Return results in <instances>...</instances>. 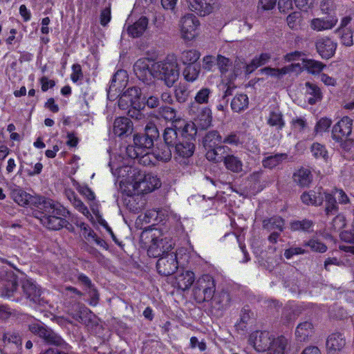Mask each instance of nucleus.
<instances>
[{
	"label": "nucleus",
	"instance_id": "f257e3e1",
	"mask_svg": "<svg viewBox=\"0 0 354 354\" xmlns=\"http://www.w3.org/2000/svg\"><path fill=\"white\" fill-rule=\"evenodd\" d=\"M46 201L51 202L50 208H43L40 205L33 214L39 219L40 223L46 228L51 230H58L64 226L66 221L64 217L69 214V212L59 203L50 198Z\"/></svg>",
	"mask_w": 354,
	"mask_h": 354
},
{
	"label": "nucleus",
	"instance_id": "f03ea898",
	"mask_svg": "<svg viewBox=\"0 0 354 354\" xmlns=\"http://www.w3.org/2000/svg\"><path fill=\"white\" fill-rule=\"evenodd\" d=\"M155 77L161 79L168 87H171L179 77V67L174 56H167L161 62L153 64Z\"/></svg>",
	"mask_w": 354,
	"mask_h": 354
},
{
	"label": "nucleus",
	"instance_id": "7ed1b4c3",
	"mask_svg": "<svg viewBox=\"0 0 354 354\" xmlns=\"http://www.w3.org/2000/svg\"><path fill=\"white\" fill-rule=\"evenodd\" d=\"M131 178L132 187L138 194L151 192L161 185L160 180L156 176L136 169L133 170Z\"/></svg>",
	"mask_w": 354,
	"mask_h": 354
},
{
	"label": "nucleus",
	"instance_id": "20e7f679",
	"mask_svg": "<svg viewBox=\"0 0 354 354\" xmlns=\"http://www.w3.org/2000/svg\"><path fill=\"white\" fill-rule=\"evenodd\" d=\"M193 292L198 302L211 301L216 292L215 280L209 274L202 275L196 280Z\"/></svg>",
	"mask_w": 354,
	"mask_h": 354
},
{
	"label": "nucleus",
	"instance_id": "39448f33",
	"mask_svg": "<svg viewBox=\"0 0 354 354\" xmlns=\"http://www.w3.org/2000/svg\"><path fill=\"white\" fill-rule=\"evenodd\" d=\"M223 144L235 147L241 146L252 153H258L260 151L257 141L243 131H233L226 135L223 138Z\"/></svg>",
	"mask_w": 354,
	"mask_h": 354
},
{
	"label": "nucleus",
	"instance_id": "423d86ee",
	"mask_svg": "<svg viewBox=\"0 0 354 354\" xmlns=\"http://www.w3.org/2000/svg\"><path fill=\"white\" fill-rule=\"evenodd\" d=\"M11 196L15 202L23 207L30 205L38 209L41 205L43 208H50L52 204L50 201H46V198L40 196H32L20 188L12 189Z\"/></svg>",
	"mask_w": 354,
	"mask_h": 354
},
{
	"label": "nucleus",
	"instance_id": "0eeeda50",
	"mask_svg": "<svg viewBox=\"0 0 354 354\" xmlns=\"http://www.w3.org/2000/svg\"><path fill=\"white\" fill-rule=\"evenodd\" d=\"M153 146L151 138H148L144 133L136 134L133 138V145H129L126 151L127 156L133 159L139 157V155L149 151Z\"/></svg>",
	"mask_w": 354,
	"mask_h": 354
},
{
	"label": "nucleus",
	"instance_id": "6e6552de",
	"mask_svg": "<svg viewBox=\"0 0 354 354\" xmlns=\"http://www.w3.org/2000/svg\"><path fill=\"white\" fill-rule=\"evenodd\" d=\"M29 330L33 334L42 338L48 344L62 346L64 344V341L59 335L41 324L35 323L29 325Z\"/></svg>",
	"mask_w": 354,
	"mask_h": 354
},
{
	"label": "nucleus",
	"instance_id": "1a4fd4ad",
	"mask_svg": "<svg viewBox=\"0 0 354 354\" xmlns=\"http://www.w3.org/2000/svg\"><path fill=\"white\" fill-rule=\"evenodd\" d=\"M194 140L181 139L174 147V159L181 165H187L195 150Z\"/></svg>",
	"mask_w": 354,
	"mask_h": 354
},
{
	"label": "nucleus",
	"instance_id": "9d476101",
	"mask_svg": "<svg viewBox=\"0 0 354 354\" xmlns=\"http://www.w3.org/2000/svg\"><path fill=\"white\" fill-rule=\"evenodd\" d=\"M216 66L221 73L222 81L233 82L239 73L240 68L236 66L232 67L231 60L221 55L216 58Z\"/></svg>",
	"mask_w": 354,
	"mask_h": 354
},
{
	"label": "nucleus",
	"instance_id": "9b49d317",
	"mask_svg": "<svg viewBox=\"0 0 354 354\" xmlns=\"http://www.w3.org/2000/svg\"><path fill=\"white\" fill-rule=\"evenodd\" d=\"M178 262L175 252H171L159 258L156 263L157 270L159 274L169 276L174 274L178 269Z\"/></svg>",
	"mask_w": 354,
	"mask_h": 354
},
{
	"label": "nucleus",
	"instance_id": "f8f14e48",
	"mask_svg": "<svg viewBox=\"0 0 354 354\" xmlns=\"http://www.w3.org/2000/svg\"><path fill=\"white\" fill-rule=\"evenodd\" d=\"M199 21L192 14H189L180 19V31L182 37L188 41L192 40L197 35Z\"/></svg>",
	"mask_w": 354,
	"mask_h": 354
},
{
	"label": "nucleus",
	"instance_id": "ddd939ff",
	"mask_svg": "<svg viewBox=\"0 0 354 354\" xmlns=\"http://www.w3.org/2000/svg\"><path fill=\"white\" fill-rule=\"evenodd\" d=\"M133 71L136 77L147 84L153 82L155 72L153 70V64L149 66V62L147 59H138L133 66Z\"/></svg>",
	"mask_w": 354,
	"mask_h": 354
},
{
	"label": "nucleus",
	"instance_id": "4468645a",
	"mask_svg": "<svg viewBox=\"0 0 354 354\" xmlns=\"http://www.w3.org/2000/svg\"><path fill=\"white\" fill-rule=\"evenodd\" d=\"M291 348L290 337L281 335L271 339L268 354H288Z\"/></svg>",
	"mask_w": 354,
	"mask_h": 354
},
{
	"label": "nucleus",
	"instance_id": "2eb2a0df",
	"mask_svg": "<svg viewBox=\"0 0 354 354\" xmlns=\"http://www.w3.org/2000/svg\"><path fill=\"white\" fill-rule=\"evenodd\" d=\"M271 335L268 331H255L249 337V342L256 351L263 352L268 350Z\"/></svg>",
	"mask_w": 354,
	"mask_h": 354
},
{
	"label": "nucleus",
	"instance_id": "dca6fc26",
	"mask_svg": "<svg viewBox=\"0 0 354 354\" xmlns=\"http://www.w3.org/2000/svg\"><path fill=\"white\" fill-rule=\"evenodd\" d=\"M352 122L353 120L349 117L342 118L333 128V138L338 142L346 138L352 131Z\"/></svg>",
	"mask_w": 354,
	"mask_h": 354
},
{
	"label": "nucleus",
	"instance_id": "f3484780",
	"mask_svg": "<svg viewBox=\"0 0 354 354\" xmlns=\"http://www.w3.org/2000/svg\"><path fill=\"white\" fill-rule=\"evenodd\" d=\"M128 80L127 73L124 70H118L113 76L107 91L109 97H115L120 93Z\"/></svg>",
	"mask_w": 354,
	"mask_h": 354
},
{
	"label": "nucleus",
	"instance_id": "a211bd4d",
	"mask_svg": "<svg viewBox=\"0 0 354 354\" xmlns=\"http://www.w3.org/2000/svg\"><path fill=\"white\" fill-rule=\"evenodd\" d=\"M68 314L75 321L86 326L90 325L92 322L93 317H94L92 312L88 308L80 304H75L73 310H68Z\"/></svg>",
	"mask_w": 354,
	"mask_h": 354
},
{
	"label": "nucleus",
	"instance_id": "6ab92c4d",
	"mask_svg": "<svg viewBox=\"0 0 354 354\" xmlns=\"http://www.w3.org/2000/svg\"><path fill=\"white\" fill-rule=\"evenodd\" d=\"M316 48L322 58L329 59L334 55L337 44L328 37H322L317 41Z\"/></svg>",
	"mask_w": 354,
	"mask_h": 354
},
{
	"label": "nucleus",
	"instance_id": "aec40b11",
	"mask_svg": "<svg viewBox=\"0 0 354 354\" xmlns=\"http://www.w3.org/2000/svg\"><path fill=\"white\" fill-rule=\"evenodd\" d=\"M324 189L322 187H317L304 192L301 196V200L306 205H320L324 201Z\"/></svg>",
	"mask_w": 354,
	"mask_h": 354
},
{
	"label": "nucleus",
	"instance_id": "412c9836",
	"mask_svg": "<svg viewBox=\"0 0 354 354\" xmlns=\"http://www.w3.org/2000/svg\"><path fill=\"white\" fill-rule=\"evenodd\" d=\"M189 3L192 11L205 16L212 11L214 0H189Z\"/></svg>",
	"mask_w": 354,
	"mask_h": 354
},
{
	"label": "nucleus",
	"instance_id": "4be33fe9",
	"mask_svg": "<svg viewBox=\"0 0 354 354\" xmlns=\"http://www.w3.org/2000/svg\"><path fill=\"white\" fill-rule=\"evenodd\" d=\"M174 127L178 129L181 139L195 140L196 129L193 122H187L185 120H179L178 123L174 124Z\"/></svg>",
	"mask_w": 354,
	"mask_h": 354
},
{
	"label": "nucleus",
	"instance_id": "5701e85b",
	"mask_svg": "<svg viewBox=\"0 0 354 354\" xmlns=\"http://www.w3.org/2000/svg\"><path fill=\"white\" fill-rule=\"evenodd\" d=\"M337 18L330 17L329 18H315L310 21V26L315 31H324L332 29L337 24Z\"/></svg>",
	"mask_w": 354,
	"mask_h": 354
},
{
	"label": "nucleus",
	"instance_id": "b1692460",
	"mask_svg": "<svg viewBox=\"0 0 354 354\" xmlns=\"http://www.w3.org/2000/svg\"><path fill=\"white\" fill-rule=\"evenodd\" d=\"M313 174L308 168L301 167L295 171L292 175V179L298 186L308 187L313 181Z\"/></svg>",
	"mask_w": 354,
	"mask_h": 354
},
{
	"label": "nucleus",
	"instance_id": "393cba45",
	"mask_svg": "<svg viewBox=\"0 0 354 354\" xmlns=\"http://www.w3.org/2000/svg\"><path fill=\"white\" fill-rule=\"evenodd\" d=\"M133 124L130 119L126 117H120L115 120L113 123V132L118 136H122L132 130Z\"/></svg>",
	"mask_w": 354,
	"mask_h": 354
},
{
	"label": "nucleus",
	"instance_id": "a878e982",
	"mask_svg": "<svg viewBox=\"0 0 354 354\" xmlns=\"http://www.w3.org/2000/svg\"><path fill=\"white\" fill-rule=\"evenodd\" d=\"M346 344L345 338L342 334L335 333L328 336L326 341V347L330 352L342 350Z\"/></svg>",
	"mask_w": 354,
	"mask_h": 354
},
{
	"label": "nucleus",
	"instance_id": "bb28decb",
	"mask_svg": "<svg viewBox=\"0 0 354 354\" xmlns=\"http://www.w3.org/2000/svg\"><path fill=\"white\" fill-rule=\"evenodd\" d=\"M267 124L278 130L282 129L285 126V121L281 111L279 108L271 109L267 117Z\"/></svg>",
	"mask_w": 354,
	"mask_h": 354
},
{
	"label": "nucleus",
	"instance_id": "cd10ccee",
	"mask_svg": "<svg viewBox=\"0 0 354 354\" xmlns=\"http://www.w3.org/2000/svg\"><path fill=\"white\" fill-rule=\"evenodd\" d=\"M149 24V20L146 17H141L135 23L127 28V32L133 37H139L145 32Z\"/></svg>",
	"mask_w": 354,
	"mask_h": 354
},
{
	"label": "nucleus",
	"instance_id": "c85d7f7f",
	"mask_svg": "<svg viewBox=\"0 0 354 354\" xmlns=\"http://www.w3.org/2000/svg\"><path fill=\"white\" fill-rule=\"evenodd\" d=\"M314 332V327L311 322L306 321L300 323L296 328L295 336L300 342H305L311 337Z\"/></svg>",
	"mask_w": 354,
	"mask_h": 354
},
{
	"label": "nucleus",
	"instance_id": "c756f323",
	"mask_svg": "<svg viewBox=\"0 0 354 354\" xmlns=\"http://www.w3.org/2000/svg\"><path fill=\"white\" fill-rule=\"evenodd\" d=\"M194 279V273L190 270H186L176 276V283L179 289L186 290L192 286Z\"/></svg>",
	"mask_w": 354,
	"mask_h": 354
},
{
	"label": "nucleus",
	"instance_id": "7c9ffc66",
	"mask_svg": "<svg viewBox=\"0 0 354 354\" xmlns=\"http://www.w3.org/2000/svg\"><path fill=\"white\" fill-rule=\"evenodd\" d=\"M22 288L24 292L28 298L34 301L40 296L41 290L37 286L31 279H26L22 281Z\"/></svg>",
	"mask_w": 354,
	"mask_h": 354
},
{
	"label": "nucleus",
	"instance_id": "2f4dec72",
	"mask_svg": "<svg viewBox=\"0 0 354 354\" xmlns=\"http://www.w3.org/2000/svg\"><path fill=\"white\" fill-rule=\"evenodd\" d=\"M284 227V220L280 216H274L263 221V227L269 231L281 232Z\"/></svg>",
	"mask_w": 354,
	"mask_h": 354
},
{
	"label": "nucleus",
	"instance_id": "473e14b6",
	"mask_svg": "<svg viewBox=\"0 0 354 354\" xmlns=\"http://www.w3.org/2000/svg\"><path fill=\"white\" fill-rule=\"evenodd\" d=\"M212 301V306L219 310L225 309L230 302V297L228 293L225 292H221L216 294Z\"/></svg>",
	"mask_w": 354,
	"mask_h": 354
},
{
	"label": "nucleus",
	"instance_id": "72a5a7b5",
	"mask_svg": "<svg viewBox=\"0 0 354 354\" xmlns=\"http://www.w3.org/2000/svg\"><path fill=\"white\" fill-rule=\"evenodd\" d=\"M305 86L306 93L311 95V97L308 99V102L310 104H315L321 100L322 94L320 88L316 84L307 82H306Z\"/></svg>",
	"mask_w": 354,
	"mask_h": 354
},
{
	"label": "nucleus",
	"instance_id": "f704fd0d",
	"mask_svg": "<svg viewBox=\"0 0 354 354\" xmlns=\"http://www.w3.org/2000/svg\"><path fill=\"white\" fill-rule=\"evenodd\" d=\"M271 56L269 53H261L259 56L254 57L250 64L245 66V70L248 73H251L258 67L266 64L270 59Z\"/></svg>",
	"mask_w": 354,
	"mask_h": 354
},
{
	"label": "nucleus",
	"instance_id": "c9c22d12",
	"mask_svg": "<svg viewBox=\"0 0 354 354\" xmlns=\"http://www.w3.org/2000/svg\"><path fill=\"white\" fill-rule=\"evenodd\" d=\"M288 155L286 153H276L273 156H269L262 160V165L265 168L273 169L279 165L283 160H286Z\"/></svg>",
	"mask_w": 354,
	"mask_h": 354
},
{
	"label": "nucleus",
	"instance_id": "e433bc0d",
	"mask_svg": "<svg viewBox=\"0 0 354 354\" xmlns=\"http://www.w3.org/2000/svg\"><path fill=\"white\" fill-rule=\"evenodd\" d=\"M226 168L233 172L239 173L242 171V161L234 155H227L223 158Z\"/></svg>",
	"mask_w": 354,
	"mask_h": 354
},
{
	"label": "nucleus",
	"instance_id": "4c0bfd02",
	"mask_svg": "<svg viewBox=\"0 0 354 354\" xmlns=\"http://www.w3.org/2000/svg\"><path fill=\"white\" fill-rule=\"evenodd\" d=\"M227 150L228 151L230 149L226 146L219 145L213 147V149L207 151L206 153V158L207 160L211 161L216 162H221L223 160L224 158V156H222V153L225 152Z\"/></svg>",
	"mask_w": 354,
	"mask_h": 354
},
{
	"label": "nucleus",
	"instance_id": "58836bf2",
	"mask_svg": "<svg viewBox=\"0 0 354 354\" xmlns=\"http://www.w3.org/2000/svg\"><path fill=\"white\" fill-rule=\"evenodd\" d=\"M178 131L176 128H166L163 133L165 144L169 147H175L178 141L181 140L178 136Z\"/></svg>",
	"mask_w": 354,
	"mask_h": 354
},
{
	"label": "nucleus",
	"instance_id": "ea45409f",
	"mask_svg": "<svg viewBox=\"0 0 354 354\" xmlns=\"http://www.w3.org/2000/svg\"><path fill=\"white\" fill-rule=\"evenodd\" d=\"M249 100L247 95L236 94L231 102V107L236 112H241L248 106Z\"/></svg>",
	"mask_w": 354,
	"mask_h": 354
},
{
	"label": "nucleus",
	"instance_id": "a19ab883",
	"mask_svg": "<svg viewBox=\"0 0 354 354\" xmlns=\"http://www.w3.org/2000/svg\"><path fill=\"white\" fill-rule=\"evenodd\" d=\"M3 341L5 346L13 345L17 349L21 348V338L19 333L16 331H8L3 334Z\"/></svg>",
	"mask_w": 354,
	"mask_h": 354
},
{
	"label": "nucleus",
	"instance_id": "79ce46f5",
	"mask_svg": "<svg viewBox=\"0 0 354 354\" xmlns=\"http://www.w3.org/2000/svg\"><path fill=\"white\" fill-rule=\"evenodd\" d=\"M201 72V66L199 64H188L184 69L183 75L187 82H193L196 80Z\"/></svg>",
	"mask_w": 354,
	"mask_h": 354
},
{
	"label": "nucleus",
	"instance_id": "37998d69",
	"mask_svg": "<svg viewBox=\"0 0 354 354\" xmlns=\"http://www.w3.org/2000/svg\"><path fill=\"white\" fill-rule=\"evenodd\" d=\"M170 147L167 145H162L157 147L153 152V157L162 162H167L171 160L172 154Z\"/></svg>",
	"mask_w": 354,
	"mask_h": 354
},
{
	"label": "nucleus",
	"instance_id": "c03bdc74",
	"mask_svg": "<svg viewBox=\"0 0 354 354\" xmlns=\"http://www.w3.org/2000/svg\"><path fill=\"white\" fill-rule=\"evenodd\" d=\"M204 142L207 147L212 148L221 145L223 143V138L217 131H211L206 134Z\"/></svg>",
	"mask_w": 354,
	"mask_h": 354
},
{
	"label": "nucleus",
	"instance_id": "a18cd8bd",
	"mask_svg": "<svg viewBox=\"0 0 354 354\" xmlns=\"http://www.w3.org/2000/svg\"><path fill=\"white\" fill-rule=\"evenodd\" d=\"M314 223L309 219H303L301 221H294L290 223V229L293 231L301 230L303 232H310L313 231Z\"/></svg>",
	"mask_w": 354,
	"mask_h": 354
},
{
	"label": "nucleus",
	"instance_id": "49530a36",
	"mask_svg": "<svg viewBox=\"0 0 354 354\" xmlns=\"http://www.w3.org/2000/svg\"><path fill=\"white\" fill-rule=\"evenodd\" d=\"M302 16L299 12H293L286 18L288 27L294 30H298L302 28Z\"/></svg>",
	"mask_w": 354,
	"mask_h": 354
},
{
	"label": "nucleus",
	"instance_id": "de8ad7c7",
	"mask_svg": "<svg viewBox=\"0 0 354 354\" xmlns=\"http://www.w3.org/2000/svg\"><path fill=\"white\" fill-rule=\"evenodd\" d=\"M324 198L326 200V214L329 216L336 214L338 212V206L337 205L335 198L333 194H328L324 192Z\"/></svg>",
	"mask_w": 354,
	"mask_h": 354
},
{
	"label": "nucleus",
	"instance_id": "09e8293b",
	"mask_svg": "<svg viewBox=\"0 0 354 354\" xmlns=\"http://www.w3.org/2000/svg\"><path fill=\"white\" fill-rule=\"evenodd\" d=\"M201 56L200 53L194 49L184 50L180 55V60L183 64H196Z\"/></svg>",
	"mask_w": 354,
	"mask_h": 354
},
{
	"label": "nucleus",
	"instance_id": "8fccbe9b",
	"mask_svg": "<svg viewBox=\"0 0 354 354\" xmlns=\"http://www.w3.org/2000/svg\"><path fill=\"white\" fill-rule=\"evenodd\" d=\"M291 71L290 66H285L281 68L265 67L260 70V73L268 76L280 77Z\"/></svg>",
	"mask_w": 354,
	"mask_h": 354
},
{
	"label": "nucleus",
	"instance_id": "3c124183",
	"mask_svg": "<svg viewBox=\"0 0 354 354\" xmlns=\"http://www.w3.org/2000/svg\"><path fill=\"white\" fill-rule=\"evenodd\" d=\"M303 63L304 68H305L308 72L312 74H317L320 73L325 66V65L321 62L314 59L304 60Z\"/></svg>",
	"mask_w": 354,
	"mask_h": 354
},
{
	"label": "nucleus",
	"instance_id": "603ef678",
	"mask_svg": "<svg viewBox=\"0 0 354 354\" xmlns=\"http://www.w3.org/2000/svg\"><path fill=\"white\" fill-rule=\"evenodd\" d=\"M159 113L165 120L171 121L174 124H176L180 120L176 118V109L169 106L160 107Z\"/></svg>",
	"mask_w": 354,
	"mask_h": 354
},
{
	"label": "nucleus",
	"instance_id": "864d4df0",
	"mask_svg": "<svg viewBox=\"0 0 354 354\" xmlns=\"http://www.w3.org/2000/svg\"><path fill=\"white\" fill-rule=\"evenodd\" d=\"M189 89L184 85H178L175 88L174 96L177 102L180 104L185 103L189 96Z\"/></svg>",
	"mask_w": 354,
	"mask_h": 354
},
{
	"label": "nucleus",
	"instance_id": "5fc2aeb1",
	"mask_svg": "<svg viewBox=\"0 0 354 354\" xmlns=\"http://www.w3.org/2000/svg\"><path fill=\"white\" fill-rule=\"evenodd\" d=\"M162 243H164L160 241L158 238H153L152 243L147 250L148 255L154 258L161 257L162 256V252L160 244Z\"/></svg>",
	"mask_w": 354,
	"mask_h": 354
},
{
	"label": "nucleus",
	"instance_id": "6e6d98bb",
	"mask_svg": "<svg viewBox=\"0 0 354 354\" xmlns=\"http://www.w3.org/2000/svg\"><path fill=\"white\" fill-rule=\"evenodd\" d=\"M162 243H164L160 241L158 238H153L152 243L147 250L148 255L154 258L161 257L162 256V252L160 244Z\"/></svg>",
	"mask_w": 354,
	"mask_h": 354
},
{
	"label": "nucleus",
	"instance_id": "4d7b16f0",
	"mask_svg": "<svg viewBox=\"0 0 354 354\" xmlns=\"http://www.w3.org/2000/svg\"><path fill=\"white\" fill-rule=\"evenodd\" d=\"M123 94L127 95V99L134 106L140 99L141 91L138 87L133 86L129 88Z\"/></svg>",
	"mask_w": 354,
	"mask_h": 354
},
{
	"label": "nucleus",
	"instance_id": "13d9d810",
	"mask_svg": "<svg viewBox=\"0 0 354 354\" xmlns=\"http://www.w3.org/2000/svg\"><path fill=\"white\" fill-rule=\"evenodd\" d=\"M313 156L316 158L326 159L328 155V152L325 147L319 143L315 142L310 147Z\"/></svg>",
	"mask_w": 354,
	"mask_h": 354
},
{
	"label": "nucleus",
	"instance_id": "bf43d9fd",
	"mask_svg": "<svg viewBox=\"0 0 354 354\" xmlns=\"http://www.w3.org/2000/svg\"><path fill=\"white\" fill-rule=\"evenodd\" d=\"M304 245L310 247L314 252H325L327 250L326 245L317 239H310L305 242Z\"/></svg>",
	"mask_w": 354,
	"mask_h": 354
},
{
	"label": "nucleus",
	"instance_id": "052dcab7",
	"mask_svg": "<svg viewBox=\"0 0 354 354\" xmlns=\"http://www.w3.org/2000/svg\"><path fill=\"white\" fill-rule=\"evenodd\" d=\"M77 279H78L79 282L82 283L86 288L91 289V292H92L93 298H95V297L97 298V290L94 288V286L92 283L91 280L86 275H85L83 273H79L77 274Z\"/></svg>",
	"mask_w": 354,
	"mask_h": 354
},
{
	"label": "nucleus",
	"instance_id": "680f3d73",
	"mask_svg": "<svg viewBox=\"0 0 354 354\" xmlns=\"http://www.w3.org/2000/svg\"><path fill=\"white\" fill-rule=\"evenodd\" d=\"M212 91L208 88H203L198 91L195 96V100L198 104H207Z\"/></svg>",
	"mask_w": 354,
	"mask_h": 354
},
{
	"label": "nucleus",
	"instance_id": "e2e57ef3",
	"mask_svg": "<svg viewBox=\"0 0 354 354\" xmlns=\"http://www.w3.org/2000/svg\"><path fill=\"white\" fill-rule=\"evenodd\" d=\"M73 206L81 212L85 217L88 219L93 218L91 214L90 213L87 207L84 204V203L77 198L72 203Z\"/></svg>",
	"mask_w": 354,
	"mask_h": 354
},
{
	"label": "nucleus",
	"instance_id": "0e129e2a",
	"mask_svg": "<svg viewBox=\"0 0 354 354\" xmlns=\"http://www.w3.org/2000/svg\"><path fill=\"white\" fill-rule=\"evenodd\" d=\"M331 120L326 118H321L316 124L315 132L316 133H322L326 131L331 125Z\"/></svg>",
	"mask_w": 354,
	"mask_h": 354
},
{
	"label": "nucleus",
	"instance_id": "69168bd1",
	"mask_svg": "<svg viewBox=\"0 0 354 354\" xmlns=\"http://www.w3.org/2000/svg\"><path fill=\"white\" fill-rule=\"evenodd\" d=\"M145 133L144 134L148 138H151L153 142L154 141L155 139L159 137V131L158 130V128L152 122H149L146 125L145 128Z\"/></svg>",
	"mask_w": 354,
	"mask_h": 354
},
{
	"label": "nucleus",
	"instance_id": "338daca9",
	"mask_svg": "<svg viewBox=\"0 0 354 354\" xmlns=\"http://www.w3.org/2000/svg\"><path fill=\"white\" fill-rule=\"evenodd\" d=\"M291 125L295 131L302 132L307 127V122L303 118H295L291 121Z\"/></svg>",
	"mask_w": 354,
	"mask_h": 354
},
{
	"label": "nucleus",
	"instance_id": "774afa93",
	"mask_svg": "<svg viewBox=\"0 0 354 354\" xmlns=\"http://www.w3.org/2000/svg\"><path fill=\"white\" fill-rule=\"evenodd\" d=\"M331 225L334 230L339 231L346 226V218L342 214H338L334 218Z\"/></svg>",
	"mask_w": 354,
	"mask_h": 354
}]
</instances>
